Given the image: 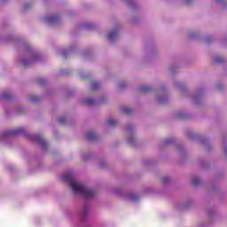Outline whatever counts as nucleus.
Returning <instances> with one entry per match:
<instances>
[{"label": "nucleus", "instance_id": "f257e3e1", "mask_svg": "<svg viewBox=\"0 0 227 227\" xmlns=\"http://www.w3.org/2000/svg\"><path fill=\"white\" fill-rule=\"evenodd\" d=\"M62 180H64V182H68L74 194H82V196H85V198H92V196H95V190L88 189L84 184L74 181L72 174H64L62 176Z\"/></svg>", "mask_w": 227, "mask_h": 227}, {"label": "nucleus", "instance_id": "f03ea898", "mask_svg": "<svg viewBox=\"0 0 227 227\" xmlns=\"http://www.w3.org/2000/svg\"><path fill=\"white\" fill-rule=\"evenodd\" d=\"M34 140L36 141L42 146V148H44V150H49L47 141L43 139V136L35 135L34 136Z\"/></svg>", "mask_w": 227, "mask_h": 227}, {"label": "nucleus", "instance_id": "7ed1b4c3", "mask_svg": "<svg viewBox=\"0 0 227 227\" xmlns=\"http://www.w3.org/2000/svg\"><path fill=\"white\" fill-rule=\"evenodd\" d=\"M20 134H24V129L22 128L18 129L7 130L4 133V136H20Z\"/></svg>", "mask_w": 227, "mask_h": 227}, {"label": "nucleus", "instance_id": "20e7f679", "mask_svg": "<svg viewBox=\"0 0 227 227\" xmlns=\"http://www.w3.org/2000/svg\"><path fill=\"white\" fill-rule=\"evenodd\" d=\"M86 139H88V141H97L98 137L94 131H90L86 134Z\"/></svg>", "mask_w": 227, "mask_h": 227}, {"label": "nucleus", "instance_id": "39448f33", "mask_svg": "<svg viewBox=\"0 0 227 227\" xmlns=\"http://www.w3.org/2000/svg\"><path fill=\"white\" fill-rule=\"evenodd\" d=\"M117 37H118V32L116 30L110 32L107 35V38L110 42H113V40H116Z\"/></svg>", "mask_w": 227, "mask_h": 227}, {"label": "nucleus", "instance_id": "423d86ee", "mask_svg": "<svg viewBox=\"0 0 227 227\" xmlns=\"http://www.w3.org/2000/svg\"><path fill=\"white\" fill-rule=\"evenodd\" d=\"M45 20L50 22V24H56V22H58V20H59V17H58V16H50V17H47L45 19Z\"/></svg>", "mask_w": 227, "mask_h": 227}, {"label": "nucleus", "instance_id": "0eeeda50", "mask_svg": "<svg viewBox=\"0 0 227 227\" xmlns=\"http://www.w3.org/2000/svg\"><path fill=\"white\" fill-rule=\"evenodd\" d=\"M83 104L85 106H95L97 103L95 102L94 99L92 98H87L83 100Z\"/></svg>", "mask_w": 227, "mask_h": 227}, {"label": "nucleus", "instance_id": "6e6552de", "mask_svg": "<svg viewBox=\"0 0 227 227\" xmlns=\"http://www.w3.org/2000/svg\"><path fill=\"white\" fill-rule=\"evenodd\" d=\"M215 65H219V63H224V58L223 57H216L214 59Z\"/></svg>", "mask_w": 227, "mask_h": 227}, {"label": "nucleus", "instance_id": "1a4fd4ad", "mask_svg": "<svg viewBox=\"0 0 227 227\" xmlns=\"http://www.w3.org/2000/svg\"><path fill=\"white\" fill-rule=\"evenodd\" d=\"M118 124V121L113 120V119H109L107 121V125L108 127H116V125Z\"/></svg>", "mask_w": 227, "mask_h": 227}, {"label": "nucleus", "instance_id": "9d476101", "mask_svg": "<svg viewBox=\"0 0 227 227\" xmlns=\"http://www.w3.org/2000/svg\"><path fill=\"white\" fill-rule=\"evenodd\" d=\"M138 90L139 91H150L152 88H150L148 85H141Z\"/></svg>", "mask_w": 227, "mask_h": 227}, {"label": "nucleus", "instance_id": "9b49d317", "mask_svg": "<svg viewBox=\"0 0 227 227\" xmlns=\"http://www.w3.org/2000/svg\"><path fill=\"white\" fill-rule=\"evenodd\" d=\"M121 113H123V114H130V113H132V109L123 107V108H121Z\"/></svg>", "mask_w": 227, "mask_h": 227}, {"label": "nucleus", "instance_id": "f8f14e48", "mask_svg": "<svg viewBox=\"0 0 227 227\" xmlns=\"http://www.w3.org/2000/svg\"><path fill=\"white\" fill-rule=\"evenodd\" d=\"M99 87H100V84H98V82H94L91 84V90H92V91H95V90H98Z\"/></svg>", "mask_w": 227, "mask_h": 227}, {"label": "nucleus", "instance_id": "ddd939ff", "mask_svg": "<svg viewBox=\"0 0 227 227\" xmlns=\"http://www.w3.org/2000/svg\"><path fill=\"white\" fill-rule=\"evenodd\" d=\"M30 102H39L40 101V98L38 96H31L29 98Z\"/></svg>", "mask_w": 227, "mask_h": 227}, {"label": "nucleus", "instance_id": "4468645a", "mask_svg": "<svg viewBox=\"0 0 227 227\" xmlns=\"http://www.w3.org/2000/svg\"><path fill=\"white\" fill-rule=\"evenodd\" d=\"M12 97V94H10V92H4L3 95H2V98H10Z\"/></svg>", "mask_w": 227, "mask_h": 227}, {"label": "nucleus", "instance_id": "2eb2a0df", "mask_svg": "<svg viewBox=\"0 0 227 227\" xmlns=\"http://www.w3.org/2000/svg\"><path fill=\"white\" fill-rule=\"evenodd\" d=\"M177 118H181V119H184L185 118V114H184V112H179L177 114H176Z\"/></svg>", "mask_w": 227, "mask_h": 227}, {"label": "nucleus", "instance_id": "dca6fc26", "mask_svg": "<svg viewBox=\"0 0 227 227\" xmlns=\"http://www.w3.org/2000/svg\"><path fill=\"white\" fill-rule=\"evenodd\" d=\"M161 182L162 184H168V182H169V177L168 176L162 177Z\"/></svg>", "mask_w": 227, "mask_h": 227}, {"label": "nucleus", "instance_id": "f3484780", "mask_svg": "<svg viewBox=\"0 0 227 227\" xmlns=\"http://www.w3.org/2000/svg\"><path fill=\"white\" fill-rule=\"evenodd\" d=\"M130 199H131L133 201H137V200H139V196H137V195H131V196H130Z\"/></svg>", "mask_w": 227, "mask_h": 227}, {"label": "nucleus", "instance_id": "a211bd4d", "mask_svg": "<svg viewBox=\"0 0 227 227\" xmlns=\"http://www.w3.org/2000/svg\"><path fill=\"white\" fill-rule=\"evenodd\" d=\"M198 184H200V178L195 177V178L193 179V185H198Z\"/></svg>", "mask_w": 227, "mask_h": 227}, {"label": "nucleus", "instance_id": "6ab92c4d", "mask_svg": "<svg viewBox=\"0 0 227 227\" xmlns=\"http://www.w3.org/2000/svg\"><path fill=\"white\" fill-rule=\"evenodd\" d=\"M45 82H46L45 79H39L38 80L39 84H45Z\"/></svg>", "mask_w": 227, "mask_h": 227}, {"label": "nucleus", "instance_id": "aec40b11", "mask_svg": "<svg viewBox=\"0 0 227 227\" xmlns=\"http://www.w3.org/2000/svg\"><path fill=\"white\" fill-rule=\"evenodd\" d=\"M66 120L67 119H65V118H60L59 119V123H65Z\"/></svg>", "mask_w": 227, "mask_h": 227}, {"label": "nucleus", "instance_id": "412c9836", "mask_svg": "<svg viewBox=\"0 0 227 227\" xmlns=\"http://www.w3.org/2000/svg\"><path fill=\"white\" fill-rule=\"evenodd\" d=\"M119 88H125V82L120 83Z\"/></svg>", "mask_w": 227, "mask_h": 227}, {"label": "nucleus", "instance_id": "4be33fe9", "mask_svg": "<svg viewBox=\"0 0 227 227\" xmlns=\"http://www.w3.org/2000/svg\"><path fill=\"white\" fill-rule=\"evenodd\" d=\"M22 64L24 65V67L28 65V62L27 60H23Z\"/></svg>", "mask_w": 227, "mask_h": 227}, {"label": "nucleus", "instance_id": "5701e85b", "mask_svg": "<svg viewBox=\"0 0 227 227\" xmlns=\"http://www.w3.org/2000/svg\"><path fill=\"white\" fill-rule=\"evenodd\" d=\"M130 129H132V126H127L126 127V130H130Z\"/></svg>", "mask_w": 227, "mask_h": 227}, {"label": "nucleus", "instance_id": "b1692460", "mask_svg": "<svg viewBox=\"0 0 227 227\" xmlns=\"http://www.w3.org/2000/svg\"><path fill=\"white\" fill-rule=\"evenodd\" d=\"M86 211H84L83 213H82V215H83V217L86 215Z\"/></svg>", "mask_w": 227, "mask_h": 227}, {"label": "nucleus", "instance_id": "393cba45", "mask_svg": "<svg viewBox=\"0 0 227 227\" xmlns=\"http://www.w3.org/2000/svg\"><path fill=\"white\" fill-rule=\"evenodd\" d=\"M186 4H189L191 0H184Z\"/></svg>", "mask_w": 227, "mask_h": 227}, {"label": "nucleus", "instance_id": "a878e982", "mask_svg": "<svg viewBox=\"0 0 227 227\" xmlns=\"http://www.w3.org/2000/svg\"><path fill=\"white\" fill-rule=\"evenodd\" d=\"M129 143H132V140H131V139H129Z\"/></svg>", "mask_w": 227, "mask_h": 227}, {"label": "nucleus", "instance_id": "bb28decb", "mask_svg": "<svg viewBox=\"0 0 227 227\" xmlns=\"http://www.w3.org/2000/svg\"><path fill=\"white\" fill-rule=\"evenodd\" d=\"M219 90H221V85H218Z\"/></svg>", "mask_w": 227, "mask_h": 227}, {"label": "nucleus", "instance_id": "cd10ccee", "mask_svg": "<svg viewBox=\"0 0 227 227\" xmlns=\"http://www.w3.org/2000/svg\"><path fill=\"white\" fill-rule=\"evenodd\" d=\"M103 102H106V98H103Z\"/></svg>", "mask_w": 227, "mask_h": 227}]
</instances>
